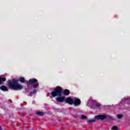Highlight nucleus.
<instances>
[{
	"mask_svg": "<svg viewBox=\"0 0 130 130\" xmlns=\"http://www.w3.org/2000/svg\"><path fill=\"white\" fill-rule=\"evenodd\" d=\"M62 92V89L61 87L58 86L54 91L51 92V95H52L53 97H57L56 98V100L57 102H63V101L66 99V98L64 96H61Z\"/></svg>",
	"mask_w": 130,
	"mask_h": 130,
	"instance_id": "1",
	"label": "nucleus"
},
{
	"mask_svg": "<svg viewBox=\"0 0 130 130\" xmlns=\"http://www.w3.org/2000/svg\"><path fill=\"white\" fill-rule=\"evenodd\" d=\"M8 85L10 89L13 90H22L23 89V86L18 83V80L16 79H13L8 81Z\"/></svg>",
	"mask_w": 130,
	"mask_h": 130,
	"instance_id": "2",
	"label": "nucleus"
},
{
	"mask_svg": "<svg viewBox=\"0 0 130 130\" xmlns=\"http://www.w3.org/2000/svg\"><path fill=\"white\" fill-rule=\"evenodd\" d=\"M20 81L21 83H26L27 85H33L34 88H38L39 87V83L38 80L36 79H30L28 81H25V79L23 77L20 78Z\"/></svg>",
	"mask_w": 130,
	"mask_h": 130,
	"instance_id": "3",
	"label": "nucleus"
},
{
	"mask_svg": "<svg viewBox=\"0 0 130 130\" xmlns=\"http://www.w3.org/2000/svg\"><path fill=\"white\" fill-rule=\"evenodd\" d=\"M65 102L70 105L73 104L74 106H78L81 104V100L77 98H68L65 100Z\"/></svg>",
	"mask_w": 130,
	"mask_h": 130,
	"instance_id": "4",
	"label": "nucleus"
},
{
	"mask_svg": "<svg viewBox=\"0 0 130 130\" xmlns=\"http://www.w3.org/2000/svg\"><path fill=\"white\" fill-rule=\"evenodd\" d=\"M107 116L106 115H100L99 116H96L94 117V119H91L90 120H87V123H92V122H95L96 121V119H105Z\"/></svg>",
	"mask_w": 130,
	"mask_h": 130,
	"instance_id": "5",
	"label": "nucleus"
},
{
	"mask_svg": "<svg viewBox=\"0 0 130 130\" xmlns=\"http://www.w3.org/2000/svg\"><path fill=\"white\" fill-rule=\"evenodd\" d=\"M6 77H4V76H0V85L3 84V81L5 82Z\"/></svg>",
	"mask_w": 130,
	"mask_h": 130,
	"instance_id": "6",
	"label": "nucleus"
},
{
	"mask_svg": "<svg viewBox=\"0 0 130 130\" xmlns=\"http://www.w3.org/2000/svg\"><path fill=\"white\" fill-rule=\"evenodd\" d=\"M0 89L3 91H8V87L4 85L0 87Z\"/></svg>",
	"mask_w": 130,
	"mask_h": 130,
	"instance_id": "7",
	"label": "nucleus"
},
{
	"mask_svg": "<svg viewBox=\"0 0 130 130\" xmlns=\"http://www.w3.org/2000/svg\"><path fill=\"white\" fill-rule=\"evenodd\" d=\"M36 114H37V115H39V116H42L44 115V113L42 112H38L36 113Z\"/></svg>",
	"mask_w": 130,
	"mask_h": 130,
	"instance_id": "8",
	"label": "nucleus"
},
{
	"mask_svg": "<svg viewBox=\"0 0 130 130\" xmlns=\"http://www.w3.org/2000/svg\"><path fill=\"white\" fill-rule=\"evenodd\" d=\"M64 95H69V94H70V90L68 89H65L64 90Z\"/></svg>",
	"mask_w": 130,
	"mask_h": 130,
	"instance_id": "9",
	"label": "nucleus"
},
{
	"mask_svg": "<svg viewBox=\"0 0 130 130\" xmlns=\"http://www.w3.org/2000/svg\"><path fill=\"white\" fill-rule=\"evenodd\" d=\"M122 101H123L124 102H126V103H127L128 101H129V99L128 98H124L122 100Z\"/></svg>",
	"mask_w": 130,
	"mask_h": 130,
	"instance_id": "10",
	"label": "nucleus"
},
{
	"mask_svg": "<svg viewBox=\"0 0 130 130\" xmlns=\"http://www.w3.org/2000/svg\"><path fill=\"white\" fill-rule=\"evenodd\" d=\"M94 105L97 107V108H100V106H101V105L99 103H95Z\"/></svg>",
	"mask_w": 130,
	"mask_h": 130,
	"instance_id": "11",
	"label": "nucleus"
},
{
	"mask_svg": "<svg viewBox=\"0 0 130 130\" xmlns=\"http://www.w3.org/2000/svg\"><path fill=\"white\" fill-rule=\"evenodd\" d=\"M36 93H37V90H36V89H35L33 91H31L30 92V94H36Z\"/></svg>",
	"mask_w": 130,
	"mask_h": 130,
	"instance_id": "12",
	"label": "nucleus"
},
{
	"mask_svg": "<svg viewBox=\"0 0 130 130\" xmlns=\"http://www.w3.org/2000/svg\"><path fill=\"white\" fill-rule=\"evenodd\" d=\"M112 129L113 130H117L118 129V128L116 126H113L112 127Z\"/></svg>",
	"mask_w": 130,
	"mask_h": 130,
	"instance_id": "13",
	"label": "nucleus"
},
{
	"mask_svg": "<svg viewBox=\"0 0 130 130\" xmlns=\"http://www.w3.org/2000/svg\"><path fill=\"white\" fill-rule=\"evenodd\" d=\"M81 118L82 119H87V117H86V116H84V115H82Z\"/></svg>",
	"mask_w": 130,
	"mask_h": 130,
	"instance_id": "14",
	"label": "nucleus"
},
{
	"mask_svg": "<svg viewBox=\"0 0 130 130\" xmlns=\"http://www.w3.org/2000/svg\"><path fill=\"white\" fill-rule=\"evenodd\" d=\"M122 115H117V117H118V118H121V117H122Z\"/></svg>",
	"mask_w": 130,
	"mask_h": 130,
	"instance_id": "15",
	"label": "nucleus"
},
{
	"mask_svg": "<svg viewBox=\"0 0 130 130\" xmlns=\"http://www.w3.org/2000/svg\"><path fill=\"white\" fill-rule=\"evenodd\" d=\"M109 118H111H111H112V116H110V117H109Z\"/></svg>",
	"mask_w": 130,
	"mask_h": 130,
	"instance_id": "16",
	"label": "nucleus"
},
{
	"mask_svg": "<svg viewBox=\"0 0 130 130\" xmlns=\"http://www.w3.org/2000/svg\"><path fill=\"white\" fill-rule=\"evenodd\" d=\"M0 129L2 130V127L1 126V125H0Z\"/></svg>",
	"mask_w": 130,
	"mask_h": 130,
	"instance_id": "17",
	"label": "nucleus"
}]
</instances>
